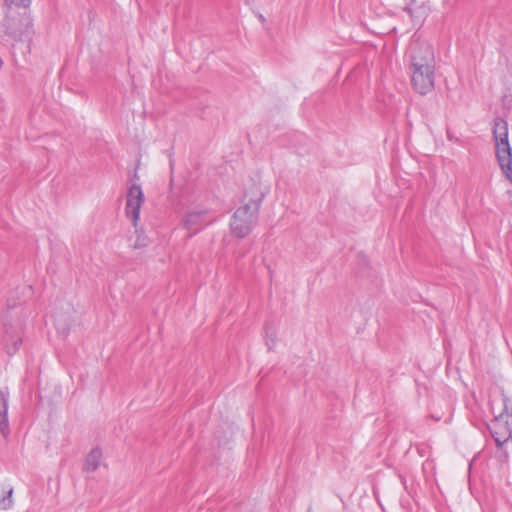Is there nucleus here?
Segmentation results:
<instances>
[{
  "mask_svg": "<svg viewBox=\"0 0 512 512\" xmlns=\"http://www.w3.org/2000/svg\"><path fill=\"white\" fill-rule=\"evenodd\" d=\"M406 55L413 90L420 95L429 94L435 87L436 61L433 47L413 37Z\"/></svg>",
  "mask_w": 512,
  "mask_h": 512,
  "instance_id": "1",
  "label": "nucleus"
},
{
  "mask_svg": "<svg viewBox=\"0 0 512 512\" xmlns=\"http://www.w3.org/2000/svg\"><path fill=\"white\" fill-rule=\"evenodd\" d=\"M266 192L253 182L244 193V203L233 214L230 221L231 232L237 238L248 236L258 221L259 209Z\"/></svg>",
  "mask_w": 512,
  "mask_h": 512,
  "instance_id": "2",
  "label": "nucleus"
},
{
  "mask_svg": "<svg viewBox=\"0 0 512 512\" xmlns=\"http://www.w3.org/2000/svg\"><path fill=\"white\" fill-rule=\"evenodd\" d=\"M494 418L488 429L497 447H502L512 437V407L508 397L502 395L499 401L492 402Z\"/></svg>",
  "mask_w": 512,
  "mask_h": 512,
  "instance_id": "3",
  "label": "nucleus"
},
{
  "mask_svg": "<svg viewBox=\"0 0 512 512\" xmlns=\"http://www.w3.org/2000/svg\"><path fill=\"white\" fill-rule=\"evenodd\" d=\"M495 155L505 178L512 184V148L508 140V123L503 118L494 119L492 129Z\"/></svg>",
  "mask_w": 512,
  "mask_h": 512,
  "instance_id": "4",
  "label": "nucleus"
},
{
  "mask_svg": "<svg viewBox=\"0 0 512 512\" xmlns=\"http://www.w3.org/2000/svg\"><path fill=\"white\" fill-rule=\"evenodd\" d=\"M145 197L142 188L139 184H131L127 189L125 213L126 216L132 221V224L137 228V223L140 216V208L144 203Z\"/></svg>",
  "mask_w": 512,
  "mask_h": 512,
  "instance_id": "5",
  "label": "nucleus"
},
{
  "mask_svg": "<svg viewBox=\"0 0 512 512\" xmlns=\"http://www.w3.org/2000/svg\"><path fill=\"white\" fill-rule=\"evenodd\" d=\"M210 223L206 211L189 212L182 220L183 227L190 232L192 237Z\"/></svg>",
  "mask_w": 512,
  "mask_h": 512,
  "instance_id": "6",
  "label": "nucleus"
},
{
  "mask_svg": "<svg viewBox=\"0 0 512 512\" xmlns=\"http://www.w3.org/2000/svg\"><path fill=\"white\" fill-rule=\"evenodd\" d=\"M9 392L0 389V433L7 437L10 433L8 420Z\"/></svg>",
  "mask_w": 512,
  "mask_h": 512,
  "instance_id": "7",
  "label": "nucleus"
},
{
  "mask_svg": "<svg viewBox=\"0 0 512 512\" xmlns=\"http://www.w3.org/2000/svg\"><path fill=\"white\" fill-rule=\"evenodd\" d=\"M102 456L103 454L100 448H93L86 457L84 470L87 472L96 471L101 465Z\"/></svg>",
  "mask_w": 512,
  "mask_h": 512,
  "instance_id": "8",
  "label": "nucleus"
},
{
  "mask_svg": "<svg viewBox=\"0 0 512 512\" xmlns=\"http://www.w3.org/2000/svg\"><path fill=\"white\" fill-rule=\"evenodd\" d=\"M149 238L143 230L136 229V239L133 243V248L139 249L144 248L148 245Z\"/></svg>",
  "mask_w": 512,
  "mask_h": 512,
  "instance_id": "9",
  "label": "nucleus"
},
{
  "mask_svg": "<svg viewBox=\"0 0 512 512\" xmlns=\"http://www.w3.org/2000/svg\"><path fill=\"white\" fill-rule=\"evenodd\" d=\"M5 493L6 494L0 499V510L7 509L12 505L13 488H9Z\"/></svg>",
  "mask_w": 512,
  "mask_h": 512,
  "instance_id": "10",
  "label": "nucleus"
},
{
  "mask_svg": "<svg viewBox=\"0 0 512 512\" xmlns=\"http://www.w3.org/2000/svg\"><path fill=\"white\" fill-rule=\"evenodd\" d=\"M21 338L17 337V338H13L12 339V344L11 345H8L7 344V352L8 354H14L20 347L21 345Z\"/></svg>",
  "mask_w": 512,
  "mask_h": 512,
  "instance_id": "11",
  "label": "nucleus"
},
{
  "mask_svg": "<svg viewBox=\"0 0 512 512\" xmlns=\"http://www.w3.org/2000/svg\"><path fill=\"white\" fill-rule=\"evenodd\" d=\"M32 0H5V2L11 6V5H15V6H21V7H28L30 5Z\"/></svg>",
  "mask_w": 512,
  "mask_h": 512,
  "instance_id": "12",
  "label": "nucleus"
},
{
  "mask_svg": "<svg viewBox=\"0 0 512 512\" xmlns=\"http://www.w3.org/2000/svg\"><path fill=\"white\" fill-rule=\"evenodd\" d=\"M274 344H275V333L271 332V335L269 336V330H268V328H266V345L268 346V349L271 350Z\"/></svg>",
  "mask_w": 512,
  "mask_h": 512,
  "instance_id": "13",
  "label": "nucleus"
},
{
  "mask_svg": "<svg viewBox=\"0 0 512 512\" xmlns=\"http://www.w3.org/2000/svg\"><path fill=\"white\" fill-rule=\"evenodd\" d=\"M405 11H407V12L409 13V15H410V17H411L412 19H413L414 17H417V18H418L417 23H420V22L422 21L423 13H422V14H420V15H418V16H415V15H414V11H413V9H412V7H411V6H407V7L405 8Z\"/></svg>",
  "mask_w": 512,
  "mask_h": 512,
  "instance_id": "14",
  "label": "nucleus"
},
{
  "mask_svg": "<svg viewBox=\"0 0 512 512\" xmlns=\"http://www.w3.org/2000/svg\"><path fill=\"white\" fill-rule=\"evenodd\" d=\"M447 138H448L449 140H451V141H452V140H454V141H458V139H457V138H454V136H452L449 132L447 133Z\"/></svg>",
  "mask_w": 512,
  "mask_h": 512,
  "instance_id": "15",
  "label": "nucleus"
},
{
  "mask_svg": "<svg viewBox=\"0 0 512 512\" xmlns=\"http://www.w3.org/2000/svg\"><path fill=\"white\" fill-rule=\"evenodd\" d=\"M2 66H3V61H2V59L0 58V69L2 68Z\"/></svg>",
  "mask_w": 512,
  "mask_h": 512,
  "instance_id": "16",
  "label": "nucleus"
},
{
  "mask_svg": "<svg viewBox=\"0 0 512 512\" xmlns=\"http://www.w3.org/2000/svg\"><path fill=\"white\" fill-rule=\"evenodd\" d=\"M401 481H402V483L405 485V483H406L405 478H403V477H402V478H401Z\"/></svg>",
  "mask_w": 512,
  "mask_h": 512,
  "instance_id": "17",
  "label": "nucleus"
},
{
  "mask_svg": "<svg viewBox=\"0 0 512 512\" xmlns=\"http://www.w3.org/2000/svg\"><path fill=\"white\" fill-rule=\"evenodd\" d=\"M503 457L507 458V453L506 452H503Z\"/></svg>",
  "mask_w": 512,
  "mask_h": 512,
  "instance_id": "18",
  "label": "nucleus"
},
{
  "mask_svg": "<svg viewBox=\"0 0 512 512\" xmlns=\"http://www.w3.org/2000/svg\"><path fill=\"white\" fill-rule=\"evenodd\" d=\"M307 512H312V509H311V508H309V509L307 510Z\"/></svg>",
  "mask_w": 512,
  "mask_h": 512,
  "instance_id": "19",
  "label": "nucleus"
}]
</instances>
